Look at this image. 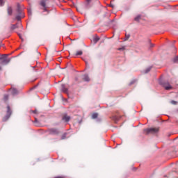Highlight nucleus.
Instances as JSON below:
<instances>
[{"label":"nucleus","instance_id":"5","mask_svg":"<svg viewBox=\"0 0 178 178\" xmlns=\"http://www.w3.org/2000/svg\"><path fill=\"white\" fill-rule=\"evenodd\" d=\"M165 90H172V86L169 83H165L163 84Z\"/></svg>","mask_w":178,"mask_h":178},{"label":"nucleus","instance_id":"15","mask_svg":"<svg viewBox=\"0 0 178 178\" xmlns=\"http://www.w3.org/2000/svg\"><path fill=\"white\" fill-rule=\"evenodd\" d=\"M172 62H174V63H176V62H178V56H176L172 58Z\"/></svg>","mask_w":178,"mask_h":178},{"label":"nucleus","instance_id":"31","mask_svg":"<svg viewBox=\"0 0 178 178\" xmlns=\"http://www.w3.org/2000/svg\"><path fill=\"white\" fill-rule=\"evenodd\" d=\"M150 47L152 48L154 47V44H151Z\"/></svg>","mask_w":178,"mask_h":178},{"label":"nucleus","instance_id":"33","mask_svg":"<svg viewBox=\"0 0 178 178\" xmlns=\"http://www.w3.org/2000/svg\"><path fill=\"white\" fill-rule=\"evenodd\" d=\"M111 8H114V6L113 4H111Z\"/></svg>","mask_w":178,"mask_h":178},{"label":"nucleus","instance_id":"4","mask_svg":"<svg viewBox=\"0 0 178 178\" xmlns=\"http://www.w3.org/2000/svg\"><path fill=\"white\" fill-rule=\"evenodd\" d=\"M50 134H59V131L55 128H52L49 130Z\"/></svg>","mask_w":178,"mask_h":178},{"label":"nucleus","instance_id":"27","mask_svg":"<svg viewBox=\"0 0 178 178\" xmlns=\"http://www.w3.org/2000/svg\"><path fill=\"white\" fill-rule=\"evenodd\" d=\"M86 2H88V3H90V2H91V0H86Z\"/></svg>","mask_w":178,"mask_h":178},{"label":"nucleus","instance_id":"37","mask_svg":"<svg viewBox=\"0 0 178 178\" xmlns=\"http://www.w3.org/2000/svg\"><path fill=\"white\" fill-rule=\"evenodd\" d=\"M86 65H88V63L86 62Z\"/></svg>","mask_w":178,"mask_h":178},{"label":"nucleus","instance_id":"7","mask_svg":"<svg viewBox=\"0 0 178 178\" xmlns=\"http://www.w3.org/2000/svg\"><path fill=\"white\" fill-rule=\"evenodd\" d=\"M17 13H18V15H24L23 13V11L22 10V8H20L19 5H17Z\"/></svg>","mask_w":178,"mask_h":178},{"label":"nucleus","instance_id":"22","mask_svg":"<svg viewBox=\"0 0 178 178\" xmlns=\"http://www.w3.org/2000/svg\"><path fill=\"white\" fill-rule=\"evenodd\" d=\"M171 104H172V105H177V102H176V101H175V100H172V101H171Z\"/></svg>","mask_w":178,"mask_h":178},{"label":"nucleus","instance_id":"19","mask_svg":"<svg viewBox=\"0 0 178 178\" xmlns=\"http://www.w3.org/2000/svg\"><path fill=\"white\" fill-rule=\"evenodd\" d=\"M3 99L4 101H8V99H9V96L8 95H4Z\"/></svg>","mask_w":178,"mask_h":178},{"label":"nucleus","instance_id":"16","mask_svg":"<svg viewBox=\"0 0 178 178\" xmlns=\"http://www.w3.org/2000/svg\"><path fill=\"white\" fill-rule=\"evenodd\" d=\"M3 62V63H9V62H10V59L5 58Z\"/></svg>","mask_w":178,"mask_h":178},{"label":"nucleus","instance_id":"34","mask_svg":"<svg viewBox=\"0 0 178 178\" xmlns=\"http://www.w3.org/2000/svg\"><path fill=\"white\" fill-rule=\"evenodd\" d=\"M55 178H62V177H56Z\"/></svg>","mask_w":178,"mask_h":178},{"label":"nucleus","instance_id":"14","mask_svg":"<svg viewBox=\"0 0 178 178\" xmlns=\"http://www.w3.org/2000/svg\"><path fill=\"white\" fill-rule=\"evenodd\" d=\"M98 118V113H95L92 115V119H97Z\"/></svg>","mask_w":178,"mask_h":178},{"label":"nucleus","instance_id":"20","mask_svg":"<svg viewBox=\"0 0 178 178\" xmlns=\"http://www.w3.org/2000/svg\"><path fill=\"white\" fill-rule=\"evenodd\" d=\"M129 38H130V35L126 34V35H125V41H127V40H129Z\"/></svg>","mask_w":178,"mask_h":178},{"label":"nucleus","instance_id":"12","mask_svg":"<svg viewBox=\"0 0 178 178\" xmlns=\"http://www.w3.org/2000/svg\"><path fill=\"white\" fill-rule=\"evenodd\" d=\"M93 41H94L95 44H97V42L99 41V37H98V36L95 37L94 39H93Z\"/></svg>","mask_w":178,"mask_h":178},{"label":"nucleus","instance_id":"35","mask_svg":"<svg viewBox=\"0 0 178 178\" xmlns=\"http://www.w3.org/2000/svg\"><path fill=\"white\" fill-rule=\"evenodd\" d=\"M173 43H174V44L176 43V40H173Z\"/></svg>","mask_w":178,"mask_h":178},{"label":"nucleus","instance_id":"6","mask_svg":"<svg viewBox=\"0 0 178 178\" xmlns=\"http://www.w3.org/2000/svg\"><path fill=\"white\" fill-rule=\"evenodd\" d=\"M12 115V111L10 110V107L9 106H7V118H10Z\"/></svg>","mask_w":178,"mask_h":178},{"label":"nucleus","instance_id":"36","mask_svg":"<svg viewBox=\"0 0 178 178\" xmlns=\"http://www.w3.org/2000/svg\"><path fill=\"white\" fill-rule=\"evenodd\" d=\"M2 70V67L0 66V71Z\"/></svg>","mask_w":178,"mask_h":178},{"label":"nucleus","instance_id":"38","mask_svg":"<svg viewBox=\"0 0 178 178\" xmlns=\"http://www.w3.org/2000/svg\"><path fill=\"white\" fill-rule=\"evenodd\" d=\"M177 112H178V109L177 110Z\"/></svg>","mask_w":178,"mask_h":178},{"label":"nucleus","instance_id":"28","mask_svg":"<svg viewBox=\"0 0 178 178\" xmlns=\"http://www.w3.org/2000/svg\"><path fill=\"white\" fill-rule=\"evenodd\" d=\"M75 80H76V81H79V77H76Z\"/></svg>","mask_w":178,"mask_h":178},{"label":"nucleus","instance_id":"1","mask_svg":"<svg viewBox=\"0 0 178 178\" xmlns=\"http://www.w3.org/2000/svg\"><path fill=\"white\" fill-rule=\"evenodd\" d=\"M159 132V127L156 128H148L144 129V133L146 134H156V133Z\"/></svg>","mask_w":178,"mask_h":178},{"label":"nucleus","instance_id":"26","mask_svg":"<svg viewBox=\"0 0 178 178\" xmlns=\"http://www.w3.org/2000/svg\"><path fill=\"white\" fill-rule=\"evenodd\" d=\"M66 138V134H64L62 136V140H65Z\"/></svg>","mask_w":178,"mask_h":178},{"label":"nucleus","instance_id":"13","mask_svg":"<svg viewBox=\"0 0 178 178\" xmlns=\"http://www.w3.org/2000/svg\"><path fill=\"white\" fill-rule=\"evenodd\" d=\"M134 20L135 22H140V20H141V15H138L137 17H136Z\"/></svg>","mask_w":178,"mask_h":178},{"label":"nucleus","instance_id":"23","mask_svg":"<svg viewBox=\"0 0 178 178\" xmlns=\"http://www.w3.org/2000/svg\"><path fill=\"white\" fill-rule=\"evenodd\" d=\"M11 29H12L13 30H15V29H17V24L13 25L12 27H11Z\"/></svg>","mask_w":178,"mask_h":178},{"label":"nucleus","instance_id":"32","mask_svg":"<svg viewBox=\"0 0 178 178\" xmlns=\"http://www.w3.org/2000/svg\"><path fill=\"white\" fill-rule=\"evenodd\" d=\"M33 113H37V111H33Z\"/></svg>","mask_w":178,"mask_h":178},{"label":"nucleus","instance_id":"25","mask_svg":"<svg viewBox=\"0 0 178 178\" xmlns=\"http://www.w3.org/2000/svg\"><path fill=\"white\" fill-rule=\"evenodd\" d=\"M134 83H136V80H134V81H131L130 83H129V86H131V85L134 84Z\"/></svg>","mask_w":178,"mask_h":178},{"label":"nucleus","instance_id":"9","mask_svg":"<svg viewBox=\"0 0 178 178\" xmlns=\"http://www.w3.org/2000/svg\"><path fill=\"white\" fill-rule=\"evenodd\" d=\"M22 17H24V14H22V15L20 14H18L16 16V19H17V20H18V22H20V20H22Z\"/></svg>","mask_w":178,"mask_h":178},{"label":"nucleus","instance_id":"10","mask_svg":"<svg viewBox=\"0 0 178 178\" xmlns=\"http://www.w3.org/2000/svg\"><path fill=\"white\" fill-rule=\"evenodd\" d=\"M74 56H79L83 55V51L80 50L76 52L75 54H73Z\"/></svg>","mask_w":178,"mask_h":178},{"label":"nucleus","instance_id":"2","mask_svg":"<svg viewBox=\"0 0 178 178\" xmlns=\"http://www.w3.org/2000/svg\"><path fill=\"white\" fill-rule=\"evenodd\" d=\"M40 6L42 7V10L43 12H47V14L45 15H48L49 13V10H48V8L47 7V0H41L39 3Z\"/></svg>","mask_w":178,"mask_h":178},{"label":"nucleus","instance_id":"8","mask_svg":"<svg viewBox=\"0 0 178 178\" xmlns=\"http://www.w3.org/2000/svg\"><path fill=\"white\" fill-rule=\"evenodd\" d=\"M63 120H64L65 122H69V120H70V116H68L67 115H65L63 117Z\"/></svg>","mask_w":178,"mask_h":178},{"label":"nucleus","instance_id":"21","mask_svg":"<svg viewBox=\"0 0 178 178\" xmlns=\"http://www.w3.org/2000/svg\"><path fill=\"white\" fill-rule=\"evenodd\" d=\"M62 87H63V91L64 92H67V88H65V86L63 85L62 86Z\"/></svg>","mask_w":178,"mask_h":178},{"label":"nucleus","instance_id":"24","mask_svg":"<svg viewBox=\"0 0 178 178\" xmlns=\"http://www.w3.org/2000/svg\"><path fill=\"white\" fill-rule=\"evenodd\" d=\"M124 49H126V48L124 47L118 48V51H124Z\"/></svg>","mask_w":178,"mask_h":178},{"label":"nucleus","instance_id":"30","mask_svg":"<svg viewBox=\"0 0 178 178\" xmlns=\"http://www.w3.org/2000/svg\"><path fill=\"white\" fill-rule=\"evenodd\" d=\"M13 93L16 94V90L15 89H13Z\"/></svg>","mask_w":178,"mask_h":178},{"label":"nucleus","instance_id":"18","mask_svg":"<svg viewBox=\"0 0 178 178\" xmlns=\"http://www.w3.org/2000/svg\"><path fill=\"white\" fill-rule=\"evenodd\" d=\"M5 5V1L3 0H0V6H3Z\"/></svg>","mask_w":178,"mask_h":178},{"label":"nucleus","instance_id":"29","mask_svg":"<svg viewBox=\"0 0 178 178\" xmlns=\"http://www.w3.org/2000/svg\"><path fill=\"white\" fill-rule=\"evenodd\" d=\"M18 35H19V38H21V40H22V35L21 34H18Z\"/></svg>","mask_w":178,"mask_h":178},{"label":"nucleus","instance_id":"11","mask_svg":"<svg viewBox=\"0 0 178 178\" xmlns=\"http://www.w3.org/2000/svg\"><path fill=\"white\" fill-rule=\"evenodd\" d=\"M83 80L84 81H88L90 80V77H88V75H84L83 77Z\"/></svg>","mask_w":178,"mask_h":178},{"label":"nucleus","instance_id":"3","mask_svg":"<svg viewBox=\"0 0 178 178\" xmlns=\"http://www.w3.org/2000/svg\"><path fill=\"white\" fill-rule=\"evenodd\" d=\"M7 13L8 16H12V15H13V8H12V6H8Z\"/></svg>","mask_w":178,"mask_h":178},{"label":"nucleus","instance_id":"17","mask_svg":"<svg viewBox=\"0 0 178 178\" xmlns=\"http://www.w3.org/2000/svg\"><path fill=\"white\" fill-rule=\"evenodd\" d=\"M151 69H152V67H148L146 69L145 73H149V72H151Z\"/></svg>","mask_w":178,"mask_h":178}]
</instances>
